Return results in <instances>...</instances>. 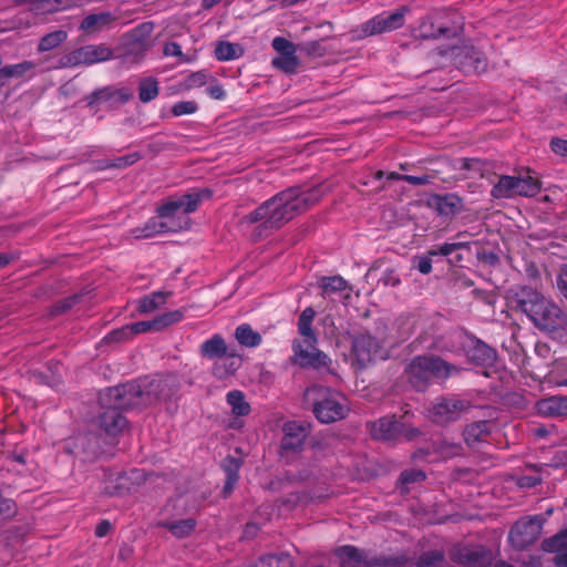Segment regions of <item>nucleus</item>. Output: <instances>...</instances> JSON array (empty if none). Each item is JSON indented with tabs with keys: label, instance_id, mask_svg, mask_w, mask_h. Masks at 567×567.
I'll return each mask as SVG.
<instances>
[{
	"label": "nucleus",
	"instance_id": "obj_63",
	"mask_svg": "<svg viewBox=\"0 0 567 567\" xmlns=\"http://www.w3.org/2000/svg\"><path fill=\"white\" fill-rule=\"evenodd\" d=\"M548 466L567 467V451H558L554 454Z\"/></svg>",
	"mask_w": 567,
	"mask_h": 567
},
{
	"label": "nucleus",
	"instance_id": "obj_8",
	"mask_svg": "<svg viewBox=\"0 0 567 567\" xmlns=\"http://www.w3.org/2000/svg\"><path fill=\"white\" fill-rule=\"evenodd\" d=\"M367 426L371 436L379 441H396L400 439L411 441L420 435L417 429L406 426L394 416L380 417L377 421L369 422Z\"/></svg>",
	"mask_w": 567,
	"mask_h": 567
},
{
	"label": "nucleus",
	"instance_id": "obj_24",
	"mask_svg": "<svg viewBox=\"0 0 567 567\" xmlns=\"http://www.w3.org/2000/svg\"><path fill=\"white\" fill-rule=\"evenodd\" d=\"M134 96V91L128 87L115 89L113 86H106L95 91L92 94V101L89 102V106L93 103H109V104H125Z\"/></svg>",
	"mask_w": 567,
	"mask_h": 567
},
{
	"label": "nucleus",
	"instance_id": "obj_62",
	"mask_svg": "<svg viewBox=\"0 0 567 567\" xmlns=\"http://www.w3.org/2000/svg\"><path fill=\"white\" fill-rule=\"evenodd\" d=\"M477 258L481 262L488 266H496L499 264V257L494 251H483L477 255Z\"/></svg>",
	"mask_w": 567,
	"mask_h": 567
},
{
	"label": "nucleus",
	"instance_id": "obj_55",
	"mask_svg": "<svg viewBox=\"0 0 567 567\" xmlns=\"http://www.w3.org/2000/svg\"><path fill=\"white\" fill-rule=\"evenodd\" d=\"M128 326H130L132 336L143 333L146 331H151V330L158 331L157 323H155V318L153 320H148V321L134 322Z\"/></svg>",
	"mask_w": 567,
	"mask_h": 567
},
{
	"label": "nucleus",
	"instance_id": "obj_14",
	"mask_svg": "<svg viewBox=\"0 0 567 567\" xmlns=\"http://www.w3.org/2000/svg\"><path fill=\"white\" fill-rule=\"evenodd\" d=\"M450 558L454 564L464 567H489L494 556L491 549L483 546H454L450 550Z\"/></svg>",
	"mask_w": 567,
	"mask_h": 567
},
{
	"label": "nucleus",
	"instance_id": "obj_64",
	"mask_svg": "<svg viewBox=\"0 0 567 567\" xmlns=\"http://www.w3.org/2000/svg\"><path fill=\"white\" fill-rule=\"evenodd\" d=\"M301 50L305 51L309 55H311V54L322 55L323 54V50H322L321 43L319 41L307 42L301 47Z\"/></svg>",
	"mask_w": 567,
	"mask_h": 567
},
{
	"label": "nucleus",
	"instance_id": "obj_25",
	"mask_svg": "<svg viewBox=\"0 0 567 567\" xmlns=\"http://www.w3.org/2000/svg\"><path fill=\"white\" fill-rule=\"evenodd\" d=\"M189 218L184 217V225H169L166 221H159L156 218H151L143 227H137L132 230V235L136 239L150 238L156 234L166 231H177L179 229L188 228Z\"/></svg>",
	"mask_w": 567,
	"mask_h": 567
},
{
	"label": "nucleus",
	"instance_id": "obj_54",
	"mask_svg": "<svg viewBox=\"0 0 567 567\" xmlns=\"http://www.w3.org/2000/svg\"><path fill=\"white\" fill-rule=\"evenodd\" d=\"M425 473L421 470H406L401 473L400 482L402 484H412L416 482H422L425 480Z\"/></svg>",
	"mask_w": 567,
	"mask_h": 567
},
{
	"label": "nucleus",
	"instance_id": "obj_37",
	"mask_svg": "<svg viewBox=\"0 0 567 567\" xmlns=\"http://www.w3.org/2000/svg\"><path fill=\"white\" fill-rule=\"evenodd\" d=\"M158 95V81L153 78H143L138 83V99L142 103H148Z\"/></svg>",
	"mask_w": 567,
	"mask_h": 567
},
{
	"label": "nucleus",
	"instance_id": "obj_51",
	"mask_svg": "<svg viewBox=\"0 0 567 567\" xmlns=\"http://www.w3.org/2000/svg\"><path fill=\"white\" fill-rule=\"evenodd\" d=\"M132 337L130 326H124L117 329L112 330L109 334H106L103 339V342H122Z\"/></svg>",
	"mask_w": 567,
	"mask_h": 567
},
{
	"label": "nucleus",
	"instance_id": "obj_26",
	"mask_svg": "<svg viewBox=\"0 0 567 567\" xmlns=\"http://www.w3.org/2000/svg\"><path fill=\"white\" fill-rule=\"evenodd\" d=\"M199 353L206 359H219L227 357V359H235L237 353L235 350L229 349L225 339L220 334H214L210 339L202 343Z\"/></svg>",
	"mask_w": 567,
	"mask_h": 567
},
{
	"label": "nucleus",
	"instance_id": "obj_4",
	"mask_svg": "<svg viewBox=\"0 0 567 567\" xmlns=\"http://www.w3.org/2000/svg\"><path fill=\"white\" fill-rule=\"evenodd\" d=\"M145 408L164 404L169 413L176 411L181 380L176 373L154 374L141 378Z\"/></svg>",
	"mask_w": 567,
	"mask_h": 567
},
{
	"label": "nucleus",
	"instance_id": "obj_21",
	"mask_svg": "<svg viewBox=\"0 0 567 567\" xmlns=\"http://www.w3.org/2000/svg\"><path fill=\"white\" fill-rule=\"evenodd\" d=\"M196 109H172L169 116H182L192 114ZM168 114H152L151 109H134V112L126 117L131 126L148 127L154 126L158 118L167 117Z\"/></svg>",
	"mask_w": 567,
	"mask_h": 567
},
{
	"label": "nucleus",
	"instance_id": "obj_34",
	"mask_svg": "<svg viewBox=\"0 0 567 567\" xmlns=\"http://www.w3.org/2000/svg\"><path fill=\"white\" fill-rule=\"evenodd\" d=\"M433 451L443 458H452L463 454V446L461 443L450 442L445 439L436 440L432 444Z\"/></svg>",
	"mask_w": 567,
	"mask_h": 567
},
{
	"label": "nucleus",
	"instance_id": "obj_29",
	"mask_svg": "<svg viewBox=\"0 0 567 567\" xmlns=\"http://www.w3.org/2000/svg\"><path fill=\"white\" fill-rule=\"evenodd\" d=\"M537 410L545 416H567V396L553 395L537 402Z\"/></svg>",
	"mask_w": 567,
	"mask_h": 567
},
{
	"label": "nucleus",
	"instance_id": "obj_5",
	"mask_svg": "<svg viewBox=\"0 0 567 567\" xmlns=\"http://www.w3.org/2000/svg\"><path fill=\"white\" fill-rule=\"evenodd\" d=\"M458 369L439 357H415L405 369L410 383L417 390L423 391L432 377L447 378Z\"/></svg>",
	"mask_w": 567,
	"mask_h": 567
},
{
	"label": "nucleus",
	"instance_id": "obj_35",
	"mask_svg": "<svg viewBox=\"0 0 567 567\" xmlns=\"http://www.w3.org/2000/svg\"><path fill=\"white\" fill-rule=\"evenodd\" d=\"M153 30V22H144L134 28L128 35L131 39H134L141 49L148 50L151 48L150 38Z\"/></svg>",
	"mask_w": 567,
	"mask_h": 567
},
{
	"label": "nucleus",
	"instance_id": "obj_19",
	"mask_svg": "<svg viewBox=\"0 0 567 567\" xmlns=\"http://www.w3.org/2000/svg\"><path fill=\"white\" fill-rule=\"evenodd\" d=\"M380 351L378 340L369 333H358L352 338V354L360 368H365Z\"/></svg>",
	"mask_w": 567,
	"mask_h": 567
},
{
	"label": "nucleus",
	"instance_id": "obj_40",
	"mask_svg": "<svg viewBox=\"0 0 567 567\" xmlns=\"http://www.w3.org/2000/svg\"><path fill=\"white\" fill-rule=\"evenodd\" d=\"M66 38H68V33L64 30H55L53 32H50L41 38L39 45H38V51L44 52V51L55 49L61 43H63L66 40Z\"/></svg>",
	"mask_w": 567,
	"mask_h": 567
},
{
	"label": "nucleus",
	"instance_id": "obj_16",
	"mask_svg": "<svg viewBox=\"0 0 567 567\" xmlns=\"http://www.w3.org/2000/svg\"><path fill=\"white\" fill-rule=\"evenodd\" d=\"M115 50H112L104 43L94 45H84L68 55V62L71 64H93L113 59Z\"/></svg>",
	"mask_w": 567,
	"mask_h": 567
},
{
	"label": "nucleus",
	"instance_id": "obj_46",
	"mask_svg": "<svg viewBox=\"0 0 567 567\" xmlns=\"http://www.w3.org/2000/svg\"><path fill=\"white\" fill-rule=\"evenodd\" d=\"M147 50L141 49L138 44L125 34L122 37L121 44L115 49V52H121L122 55L142 56Z\"/></svg>",
	"mask_w": 567,
	"mask_h": 567
},
{
	"label": "nucleus",
	"instance_id": "obj_56",
	"mask_svg": "<svg viewBox=\"0 0 567 567\" xmlns=\"http://www.w3.org/2000/svg\"><path fill=\"white\" fill-rule=\"evenodd\" d=\"M272 48L279 55L285 54V52H296V45L282 37H277L272 40Z\"/></svg>",
	"mask_w": 567,
	"mask_h": 567
},
{
	"label": "nucleus",
	"instance_id": "obj_1",
	"mask_svg": "<svg viewBox=\"0 0 567 567\" xmlns=\"http://www.w3.org/2000/svg\"><path fill=\"white\" fill-rule=\"evenodd\" d=\"M324 193L321 185L308 189L288 188L245 215L240 223L247 225L259 223L257 228L259 235L265 230L279 229L296 215L318 203Z\"/></svg>",
	"mask_w": 567,
	"mask_h": 567
},
{
	"label": "nucleus",
	"instance_id": "obj_12",
	"mask_svg": "<svg viewBox=\"0 0 567 567\" xmlns=\"http://www.w3.org/2000/svg\"><path fill=\"white\" fill-rule=\"evenodd\" d=\"M471 409L467 400L456 396H440L429 410L432 421L436 424H447L457 421L463 413Z\"/></svg>",
	"mask_w": 567,
	"mask_h": 567
},
{
	"label": "nucleus",
	"instance_id": "obj_10",
	"mask_svg": "<svg viewBox=\"0 0 567 567\" xmlns=\"http://www.w3.org/2000/svg\"><path fill=\"white\" fill-rule=\"evenodd\" d=\"M317 339L293 340L291 358L295 364L301 368H311L319 370L329 368L331 359L318 348H316Z\"/></svg>",
	"mask_w": 567,
	"mask_h": 567
},
{
	"label": "nucleus",
	"instance_id": "obj_23",
	"mask_svg": "<svg viewBox=\"0 0 567 567\" xmlns=\"http://www.w3.org/2000/svg\"><path fill=\"white\" fill-rule=\"evenodd\" d=\"M104 411L99 416L100 426L110 435H117L126 426V419L115 405H102Z\"/></svg>",
	"mask_w": 567,
	"mask_h": 567
},
{
	"label": "nucleus",
	"instance_id": "obj_18",
	"mask_svg": "<svg viewBox=\"0 0 567 567\" xmlns=\"http://www.w3.org/2000/svg\"><path fill=\"white\" fill-rule=\"evenodd\" d=\"M336 555L342 559L343 567H346V560L378 567L399 565L398 558L394 557H374L369 559L363 550L352 545H344L339 547L336 550Z\"/></svg>",
	"mask_w": 567,
	"mask_h": 567
},
{
	"label": "nucleus",
	"instance_id": "obj_53",
	"mask_svg": "<svg viewBox=\"0 0 567 567\" xmlns=\"http://www.w3.org/2000/svg\"><path fill=\"white\" fill-rule=\"evenodd\" d=\"M141 158V154L135 152L121 157L113 159L111 163H107L105 167L107 168H123L136 163Z\"/></svg>",
	"mask_w": 567,
	"mask_h": 567
},
{
	"label": "nucleus",
	"instance_id": "obj_57",
	"mask_svg": "<svg viewBox=\"0 0 567 567\" xmlns=\"http://www.w3.org/2000/svg\"><path fill=\"white\" fill-rule=\"evenodd\" d=\"M463 248H470L468 243L464 241H457V243H445L441 246H437V252H440V256H449L452 252L463 249Z\"/></svg>",
	"mask_w": 567,
	"mask_h": 567
},
{
	"label": "nucleus",
	"instance_id": "obj_7",
	"mask_svg": "<svg viewBox=\"0 0 567 567\" xmlns=\"http://www.w3.org/2000/svg\"><path fill=\"white\" fill-rule=\"evenodd\" d=\"M540 190V183L532 176L503 175L493 186L491 195L493 198H512L515 196L533 197Z\"/></svg>",
	"mask_w": 567,
	"mask_h": 567
},
{
	"label": "nucleus",
	"instance_id": "obj_47",
	"mask_svg": "<svg viewBox=\"0 0 567 567\" xmlns=\"http://www.w3.org/2000/svg\"><path fill=\"white\" fill-rule=\"evenodd\" d=\"M319 286L323 293L338 292L347 288V281L341 276L323 277Z\"/></svg>",
	"mask_w": 567,
	"mask_h": 567
},
{
	"label": "nucleus",
	"instance_id": "obj_22",
	"mask_svg": "<svg viewBox=\"0 0 567 567\" xmlns=\"http://www.w3.org/2000/svg\"><path fill=\"white\" fill-rule=\"evenodd\" d=\"M542 549L555 554L553 563L557 567H567V528L542 542Z\"/></svg>",
	"mask_w": 567,
	"mask_h": 567
},
{
	"label": "nucleus",
	"instance_id": "obj_36",
	"mask_svg": "<svg viewBox=\"0 0 567 567\" xmlns=\"http://www.w3.org/2000/svg\"><path fill=\"white\" fill-rule=\"evenodd\" d=\"M35 66L34 63L30 61H24L18 64L6 65L0 69V85H4L7 81L11 78H20L28 71L32 70Z\"/></svg>",
	"mask_w": 567,
	"mask_h": 567
},
{
	"label": "nucleus",
	"instance_id": "obj_3",
	"mask_svg": "<svg viewBox=\"0 0 567 567\" xmlns=\"http://www.w3.org/2000/svg\"><path fill=\"white\" fill-rule=\"evenodd\" d=\"M303 401L323 424L343 420L350 411L346 398L340 392L323 385L308 388Z\"/></svg>",
	"mask_w": 567,
	"mask_h": 567
},
{
	"label": "nucleus",
	"instance_id": "obj_58",
	"mask_svg": "<svg viewBox=\"0 0 567 567\" xmlns=\"http://www.w3.org/2000/svg\"><path fill=\"white\" fill-rule=\"evenodd\" d=\"M413 264L423 275H427L432 271V259L429 256H416L414 257Z\"/></svg>",
	"mask_w": 567,
	"mask_h": 567
},
{
	"label": "nucleus",
	"instance_id": "obj_45",
	"mask_svg": "<svg viewBox=\"0 0 567 567\" xmlns=\"http://www.w3.org/2000/svg\"><path fill=\"white\" fill-rule=\"evenodd\" d=\"M221 467L226 473V477H229V485L236 484L239 478V470L241 467V461L231 455L226 456L221 462Z\"/></svg>",
	"mask_w": 567,
	"mask_h": 567
},
{
	"label": "nucleus",
	"instance_id": "obj_20",
	"mask_svg": "<svg viewBox=\"0 0 567 567\" xmlns=\"http://www.w3.org/2000/svg\"><path fill=\"white\" fill-rule=\"evenodd\" d=\"M465 352L467 359L476 365L492 367L497 359L496 350L476 337L468 338Z\"/></svg>",
	"mask_w": 567,
	"mask_h": 567
},
{
	"label": "nucleus",
	"instance_id": "obj_48",
	"mask_svg": "<svg viewBox=\"0 0 567 567\" xmlns=\"http://www.w3.org/2000/svg\"><path fill=\"white\" fill-rule=\"evenodd\" d=\"M81 295L79 293H75V295H72L68 298H64V299H61L59 301H56L52 309H51V315L52 316H59V315H62L64 312H66L68 310H70L75 303H78L81 299Z\"/></svg>",
	"mask_w": 567,
	"mask_h": 567
},
{
	"label": "nucleus",
	"instance_id": "obj_11",
	"mask_svg": "<svg viewBox=\"0 0 567 567\" xmlns=\"http://www.w3.org/2000/svg\"><path fill=\"white\" fill-rule=\"evenodd\" d=\"M284 436L280 442V456L290 461V456L303 450L305 442L310 435V424L307 422L290 421L284 424Z\"/></svg>",
	"mask_w": 567,
	"mask_h": 567
},
{
	"label": "nucleus",
	"instance_id": "obj_59",
	"mask_svg": "<svg viewBox=\"0 0 567 567\" xmlns=\"http://www.w3.org/2000/svg\"><path fill=\"white\" fill-rule=\"evenodd\" d=\"M381 281L385 286L396 287L401 284V279L395 269L390 268L383 272Z\"/></svg>",
	"mask_w": 567,
	"mask_h": 567
},
{
	"label": "nucleus",
	"instance_id": "obj_38",
	"mask_svg": "<svg viewBox=\"0 0 567 567\" xmlns=\"http://www.w3.org/2000/svg\"><path fill=\"white\" fill-rule=\"evenodd\" d=\"M227 402L231 406V411L237 416H245L250 413V405L245 400V395L241 391L234 390L228 392Z\"/></svg>",
	"mask_w": 567,
	"mask_h": 567
},
{
	"label": "nucleus",
	"instance_id": "obj_44",
	"mask_svg": "<svg viewBox=\"0 0 567 567\" xmlns=\"http://www.w3.org/2000/svg\"><path fill=\"white\" fill-rule=\"evenodd\" d=\"M445 559L442 550H427L421 554L416 559V567H433L441 565Z\"/></svg>",
	"mask_w": 567,
	"mask_h": 567
},
{
	"label": "nucleus",
	"instance_id": "obj_15",
	"mask_svg": "<svg viewBox=\"0 0 567 567\" xmlns=\"http://www.w3.org/2000/svg\"><path fill=\"white\" fill-rule=\"evenodd\" d=\"M409 8L403 6L388 17L377 16L362 25L363 37H371L401 28Z\"/></svg>",
	"mask_w": 567,
	"mask_h": 567
},
{
	"label": "nucleus",
	"instance_id": "obj_2",
	"mask_svg": "<svg viewBox=\"0 0 567 567\" xmlns=\"http://www.w3.org/2000/svg\"><path fill=\"white\" fill-rule=\"evenodd\" d=\"M507 306L525 315L539 331L554 333L567 327V312L532 286H516L507 292Z\"/></svg>",
	"mask_w": 567,
	"mask_h": 567
},
{
	"label": "nucleus",
	"instance_id": "obj_52",
	"mask_svg": "<svg viewBox=\"0 0 567 567\" xmlns=\"http://www.w3.org/2000/svg\"><path fill=\"white\" fill-rule=\"evenodd\" d=\"M165 56H177L179 62H190L193 58L182 52L181 45L177 42H167L163 48Z\"/></svg>",
	"mask_w": 567,
	"mask_h": 567
},
{
	"label": "nucleus",
	"instance_id": "obj_30",
	"mask_svg": "<svg viewBox=\"0 0 567 567\" xmlns=\"http://www.w3.org/2000/svg\"><path fill=\"white\" fill-rule=\"evenodd\" d=\"M197 522L194 518L181 520H162L157 523L158 527L168 529L175 537L185 538L196 528Z\"/></svg>",
	"mask_w": 567,
	"mask_h": 567
},
{
	"label": "nucleus",
	"instance_id": "obj_31",
	"mask_svg": "<svg viewBox=\"0 0 567 567\" xmlns=\"http://www.w3.org/2000/svg\"><path fill=\"white\" fill-rule=\"evenodd\" d=\"M115 19L111 12L92 13L82 20L80 28L85 32L94 33L114 22Z\"/></svg>",
	"mask_w": 567,
	"mask_h": 567
},
{
	"label": "nucleus",
	"instance_id": "obj_60",
	"mask_svg": "<svg viewBox=\"0 0 567 567\" xmlns=\"http://www.w3.org/2000/svg\"><path fill=\"white\" fill-rule=\"evenodd\" d=\"M551 151L560 156H567V140L554 137L550 141Z\"/></svg>",
	"mask_w": 567,
	"mask_h": 567
},
{
	"label": "nucleus",
	"instance_id": "obj_9",
	"mask_svg": "<svg viewBox=\"0 0 567 567\" xmlns=\"http://www.w3.org/2000/svg\"><path fill=\"white\" fill-rule=\"evenodd\" d=\"M545 519L540 515L518 519L508 533V540L516 550H523L539 539Z\"/></svg>",
	"mask_w": 567,
	"mask_h": 567
},
{
	"label": "nucleus",
	"instance_id": "obj_50",
	"mask_svg": "<svg viewBox=\"0 0 567 567\" xmlns=\"http://www.w3.org/2000/svg\"><path fill=\"white\" fill-rule=\"evenodd\" d=\"M515 483L520 488H533L543 483V476L539 474H522L515 477Z\"/></svg>",
	"mask_w": 567,
	"mask_h": 567
},
{
	"label": "nucleus",
	"instance_id": "obj_43",
	"mask_svg": "<svg viewBox=\"0 0 567 567\" xmlns=\"http://www.w3.org/2000/svg\"><path fill=\"white\" fill-rule=\"evenodd\" d=\"M241 48L227 41H220L215 48V56L219 61L233 60L243 54Z\"/></svg>",
	"mask_w": 567,
	"mask_h": 567
},
{
	"label": "nucleus",
	"instance_id": "obj_32",
	"mask_svg": "<svg viewBox=\"0 0 567 567\" xmlns=\"http://www.w3.org/2000/svg\"><path fill=\"white\" fill-rule=\"evenodd\" d=\"M127 493V477L121 473H111L104 482L103 494L106 496H122Z\"/></svg>",
	"mask_w": 567,
	"mask_h": 567
},
{
	"label": "nucleus",
	"instance_id": "obj_28",
	"mask_svg": "<svg viewBox=\"0 0 567 567\" xmlns=\"http://www.w3.org/2000/svg\"><path fill=\"white\" fill-rule=\"evenodd\" d=\"M493 423L482 420L467 424L463 431V437L468 446L483 442L492 433Z\"/></svg>",
	"mask_w": 567,
	"mask_h": 567
},
{
	"label": "nucleus",
	"instance_id": "obj_49",
	"mask_svg": "<svg viewBox=\"0 0 567 567\" xmlns=\"http://www.w3.org/2000/svg\"><path fill=\"white\" fill-rule=\"evenodd\" d=\"M183 318V312L181 310H173L166 313H163L155 318V323H157L158 331L165 329L166 327L174 324L181 321Z\"/></svg>",
	"mask_w": 567,
	"mask_h": 567
},
{
	"label": "nucleus",
	"instance_id": "obj_41",
	"mask_svg": "<svg viewBox=\"0 0 567 567\" xmlns=\"http://www.w3.org/2000/svg\"><path fill=\"white\" fill-rule=\"evenodd\" d=\"M171 292H162L157 291L150 296H146L140 300L138 303V310L142 313H148L154 310H156L161 305L165 303L167 296H169Z\"/></svg>",
	"mask_w": 567,
	"mask_h": 567
},
{
	"label": "nucleus",
	"instance_id": "obj_42",
	"mask_svg": "<svg viewBox=\"0 0 567 567\" xmlns=\"http://www.w3.org/2000/svg\"><path fill=\"white\" fill-rule=\"evenodd\" d=\"M272 65L285 73L292 74L297 71L299 60L296 52H285L272 60Z\"/></svg>",
	"mask_w": 567,
	"mask_h": 567
},
{
	"label": "nucleus",
	"instance_id": "obj_39",
	"mask_svg": "<svg viewBox=\"0 0 567 567\" xmlns=\"http://www.w3.org/2000/svg\"><path fill=\"white\" fill-rule=\"evenodd\" d=\"M256 567H293V563L289 554H268L260 557Z\"/></svg>",
	"mask_w": 567,
	"mask_h": 567
},
{
	"label": "nucleus",
	"instance_id": "obj_13",
	"mask_svg": "<svg viewBox=\"0 0 567 567\" xmlns=\"http://www.w3.org/2000/svg\"><path fill=\"white\" fill-rule=\"evenodd\" d=\"M212 195L213 193L209 188H203L179 197L169 198L157 208V214L162 218L174 217L178 212H183L185 215L190 214L198 208L204 199L210 198Z\"/></svg>",
	"mask_w": 567,
	"mask_h": 567
},
{
	"label": "nucleus",
	"instance_id": "obj_27",
	"mask_svg": "<svg viewBox=\"0 0 567 567\" xmlns=\"http://www.w3.org/2000/svg\"><path fill=\"white\" fill-rule=\"evenodd\" d=\"M430 205L441 216H454L464 209L463 199L456 194L433 195Z\"/></svg>",
	"mask_w": 567,
	"mask_h": 567
},
{
	"label": "nucleus",
	"instance_id": "obj_17",
	"mask_svg": "<svg viewBox=\"0 0 567 567\" xmlns=\"http://www.w3.org/2000/svg\"><path fill=\"white\" fill-rule=\"evenodd\" d=\"M452 13L450 10L436 12L423 19L419 27V37L422 39H439L441 37H455L456 28L445 25L441 20Z\"/></svg>",
	"mask_w": 567,
	"mask_h": 567
},
{
	"label": "nucleus",
	"instance_id": "obj_33",
	"mask_svg": "<svg viewBox=\"0 0 567 567\" xmlns=\"http://www.w3.org/2000/svg\"><path fill=\"white\" fill-rule=\"evenodd\" d=\"M235 338L241 346L247 348L257 347L261 342V336L247 323L236 328Z\"/></svg>",
	"mask_w": 567,
	"mask_h": 567
},
{
	"label": "nucleus",
	"instance_id": "obj_61",
	"mask_svg": "<svg viewBox=\"0 0 567 567\" xmlns=\"http://www.w3.org/2000/svg\"><path fill=\"white\" fill-rule=\"evenodd\" d=\"M311 324L312 323H310L308 321H303L302 319L299 318L298 332L301 337H303V339H317Z\"/></svg>",
	"mask_w": 567,
	"mask_h": 567
},
{
	"label": "nucleus",
	"instance_id": "obj_6",
	"mask_svg": "<svg viewBox=\"0 0 567 567\" xmlns=\"http://www.w3.org/2000/svg\"><path fill=\"white\" fill-rule=\"evenodd\" d=\"M102 405H115L121 410L144 409V395L141 379L106 389L100 395Z\"/></svg>",
	"mask_w": 567,
	"mask_h": 567
}]
</instances>
